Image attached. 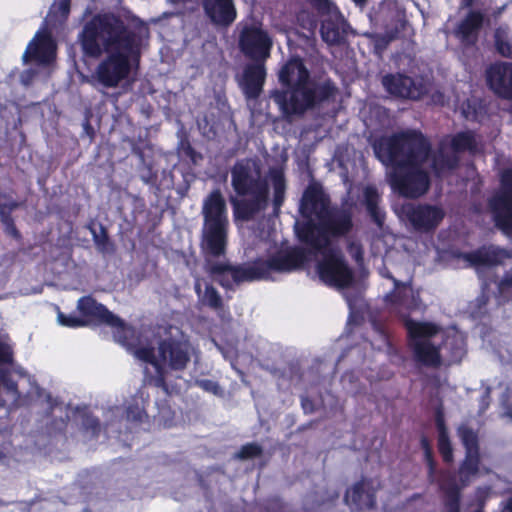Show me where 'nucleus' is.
Returning <instances> with one entry per match:
<instances>
[{"instance_id":"obj_36","label":"nucleus","mask_w":512,"mask_h":512,"mask_svg":"<svg viewBox=\"0 0 512 512\" xmlns=\"http://www.w3.org/2000/svg\"><path fill=\"white\" fill-rule=\"evenodd\" d=\"M457 166V158L448 154H439L433 158L432 169L435 174L440 175L446 170H452Z\"/></svg>"},{"instance_id":"obj_4","label":"nucleus","mask_w":512,"mask_h":512,"mask_svg":"<svg viewBox=\"0 0 512 512\" xmlns=\"http://www.w3.org/2000/svg\"><path fill=\"white\" fill-rule=\"evenodd\" d=\"M278 80L283 89L271 94L285 119L333 103L339 93L330 77L311 76L303 59L290 58L280 69Z\"/></svg>"},{"instance_id":"obj_5","label":"nucleus","mask_w":512,"mask_h":512,"mask_svg":"<svg viewBox=\"0 0 512 512\" xmlns=\"http://www.w3.org/2000/svg\"><path fill=\"white\" fill-rule=\"evenodd\" d=\"M231 185L238 196H251L249 199L232 200L234 215L237 219L249 221L267 209L269 185L261 176V167L257 160L252 158L237 160L231 168Z\"/></svg>"},{"instance_id":"obj_22","label":"nucleus","mask_w":512,"mask_h":512,"mask_svg":"<svg viewBox=\"0 0 512 512\" xmlns=\"http://www.w3.org/2000/svg\"><path fill=\"white\" fill-rule=\"evenodd\" d=\"M344 501L360 511L374 509L376 507V490L372 487V481L363 478L356 482L351 489L346 491Z\"/></svg>"},{"instance_id":"obj_33","label":"nucleus","mask_w":512,"mask_h":512,"mask_svg":"<svg viewBox=\"0 0 512 512\" xmlns=\"http://www.w3.org/2000/svg\"><path fill=\"white\" fill-rule=\"evenodd\" d=\"M494 44L496 51L505 58L512 59V44L507 40L505 30L497 28L494 33Z\"/></svg>"},{"instance_id":"obj_23","label":"nucleus","mask_w":512,"mask_h":512,"mask_svg":"<svg viewBox=\"0 0 512 512\" xmlns=\"http://www.w3.org/2000/svg\"><path fill=\"white\" fill-rule=\"evenodd\" d=\"M483 23L484 14L478 10H471L458 23L454 34L464 46H475L478 42L479 32L483 27Z\"/></svg>"},{"instance_id":"obj_18","label":"nucleus","mask_w":512,"mask_h":512,"mask_svg":"<svg viewBox=\"0 0 512 512\" xmlns=\"http://www.w3.org/2000/svg\"><path fill=\"white\" fill-rule=\"evenodd\" d=\"M489 89L502 99L512 100V63L496 62L486 70Z\"/></svg>"},{"instance_id":"obj_57","label":"nucleus","mask_w":512,"mask_h":512,"mask_svg":"<svg viewBox=\"0 0 512 512\" xmlns=\"http://www.w3.org/2000/svg\"><path fill=\"white\" fill-rule=\"evenodd\" d=\"M463 113H464V115H465V117L467 119L476 120V114L475 113H474V115L470 116V112L465 110V109L463 110Z\"/></svg>"},{"instance_id":"obj_3","label":"nucleus","mask_w":512,"mask_h":512,"mask_svg":"<svg viewBox=\"0 0 512 512\" xmlns=\"http://www.w3.org/2000/svg\"><path fill=\"white\" fill-rule=\"evenodd\" d=\"M378 157L391 165L389 184L400 196L416 199L430 188L429 173L423 168L432 146L418 130L394 133L375 148Z\"/></svg>"},{"instance_id":"obj_46","label":"nucleus","mask_w":512,"mask_h":512,"mask_svg":"<svg viewBox=\"0 0 512 512\" xmlns=\"http://www.w3.org/2000/svg\"><path fill=\"white\" fill-rule=\"evenodd\" d=\"M13 361V351L10 346L0 341V364H10Z\"/></svg>"},{"instance_id":"obj_55","label":"nucleus","mask_w":512,"mask_h":512,"mask_svg":"<svg viewBox=\"0 0 512 512\" xmlns=\"http://www.w3.org/2000/svg\"><path fill=\"white\" fill-rule=\"evenodd\" d=\"M502 512H512V498L507 501V504Z\"/></svg>"},{"instance_id":"obj_10","label":"nucleus","mask_w":512,"mask_h":512,"mask_svg":"<svg viewBox=\"0 0 512 512\" xmlns=\"http://www.w3.org/2000/svg\"><path fill=\"white\" fill-rule=\"evenodd\" d=\"M311 252L323 256L316 266L321 281L338 288H347L352 285L354 280L353 271L340 251L329 247L327 250Z\"/></svg>"},{"instance_id":"obj_7","label":"nucleus","mask_w":512,"mask_h":512,"mask_svg":"<svg viewBox=\"0 0 512 512\" xmlns=\"http://www.w3.org/2000/svg\"><path fill=\"white\" fill-rule=\"evenodd\" d=\"M404 327L414 360L422 366L438 368L442 364L441 348L433 344L431 338L440 332V327L408 316L404 318Z\"/></svg>"},{"instance_id":"obj_47","label":"nucleus","mask_w":512,"mask_h":512,"mask_svg":"<svg viewBox=\"0 0 512 512\" xmlns=\"http://www.w3.org/2000/svg\"><path fill=\"white\" fill-rule=\"evenodd\" d=\"M424 453V460L426 462L427 468H428V476L430 478L434 477L436 472L437 463L434 459L433 450L426 451Z\"/></svg>"},{"instance_id":"obj_39","label":"nucleus","mask_w":512,"mask_h":512,"mask_svg":"<svg viewBox=\"0 0 512 512\" xmlns=\"http://www.w3.org/2000/svg\"><path fill=\"white\" fill-rule=\"evenodd\" d=\"M0 221L4 225V230L6 234H8L17 241H20L22 239V235L15 225L12 214H5L4 212L1 211Z\"/></svg>"},{"instance_id":"obj_59","label":"nucleus","mask_w":512,"mask_h":512,"mask_svg":"<svg viewBox=\"0 0 512 512\" xmlns=\"http://www.w3.org/2000/svg\"><path fill=\"white\" fill-rule=\"evenodd\" d=\"M133 151H134L135 153H137L140 157H143V153H142V151H141V150H139V149H138V150L134 149Z\"/></svg>"},{"instance_id":"obj_8","label":"nucleus","mask_w":512,"mask_h":512,"mask_svg":"<svg viewBox=\"0 0 512 512\" xmlns=\"http://www.w3.org/2000/svg\"><path fill=\"white\" fill-rule=\"evenodd\" d=\"M77 309L83 319L88 321V324L109 326L113 330V337L116 342L129 350L135 348V330L111 312L104 304L97 302L94 297L87 295L79 298Z\"/></svg>"},{"instance_id":"obj_34","label":"nucleus","mask_w":512,"mask_h":512,"mask_svg":"<svg viewBox=\"0 0 512 512\" xmlns=\"http://www.w3.org/2000/svg\"><path fill=\"white\" fill-rule=\"evenodd\" d=\"M0 385L2 389L11 396L13 402H17L20 393L17 383L12 379L7 369H0Z\"/></svg>"},{"instance_id":"obj_61","label":"nucleus","mask_w":512,"mask_h":512,"mask_svg":"<svg viewBox=\"0 0 512 512\" xmlns=\"http://www.w3.org/2000/svg\"><path fill=\"white\" fill-rule=\"evenodd\" d=\"M5 405H6L5 400H3V399L0 397V407H4Z\"/></svg>"},{"instance_id":"obj_35","label":"nucleus","mask_w":512,"mask_h":512,"mask_svg":"<svg viewBox=\"0 0 512 512\" xmlns=\"http://www.w3.org/2000/svg\"><path fill=\"white\" fill-rule=\"evenodd\" d=\"M72 0H54L49 10V16L52 19L66 21L71 10Z\"/></svg>"},{"instance_id":"obj_50","label":"nucleus","mask_w":512,"mask_h":512,"mask_svg":"<svg viewBox=\"0 0 512 512\" xmlns=\"http://www.w3.org/2000/svg\"><path fill=\"white\" fill-rule=\"evenodd\" d=\"M157 178H158L157 173L154 172L151 167H148L146 173L141 175V180L145 184H149V185H155L157 182Z\"/></svg>"},{"instance_id":"obj_24","label":"nucleus","mask_w":512,"mask_h":512,"mask_svg":"<svg viewBox=\"0 0 512 512\" xmlns=\"http://www.w3.org/2000/svg\"><path fill=\"white\" fill-rule=\"evenodd\" d=\"M134 354L138 359L149 363L156 368V375L153 376L150 380L151 384L157 388L162 389L167 395H171L172 388L166 381V370L157 360L154 348L149 346L138 347L134 350Z\"/></svg>"},{"instance_id":"obj_21","label":"nucleus","mask_w":512,"mask_h":512,"mask_svg":"<svg viewBox=\"0 0 512 512\" xmlns=\"http://www.w3.org/2000/svg\"><path fill=\"white\" fill-rule=\"evenodd\" d=\"M506 257V251L494 245H482L473 251L461 254V258L475 268L498 266Z\"/></svg>"},{"instance_id":"obj_31","label":"nucleus","mask_w":512,"mask_h":512,"mask_svg":"<svg viewBox=\"0 0 512 512\" xmlns=\"http://www.w3.org/2000/svg\"><path fill=\"white\" fill-rule=\"evenodd\" d=\"M198 302L201 306L207 307L216 312L224 308L222 296L211 283L205 284L203 296L200 298Z\"/></svg>"},{"instance_id":"obj_53","label":"nucleus","mask_w":512,"mask_h":512,"mask_svg":"<svg viewBox=\"0 0 512 512\" xmlns=\"http://www.w3.org/2000/svg\"><path fill=\"white\" fill-rule=\"evenodd\" d=\"M386 278L390 279L393 282L395 288L404 287V283L395 278L390 272L386 274Z\"/></svg>"},{"instance_id":"obj_40","label":"nucleus","mask_w":512,"mask_h":512,"mask_svg":"<svg viewBox=\"0 0 512 512\" xmlns=\"http://www.w3.org/2000/svg\"><path fill=\"white\" fill-rule=\"evenodd\" d=\"M58 321L61 325L69 328H79L88 325V321L83 319L82 316L72 314L66 315L62 312L58 313Z\"/></svg>"},{"instance_id":"obj_41","label":"nucleus","mask_w":512,"mask_h":512,"mask_svg":"<svg viewBox=\"0 0 512 512\" xmlns=\"http://www.w3.org/2000/svg\"><path fill=\"white\" fill-rule=\"evenodd\" d=\"M82 426L86 432L91 433L92 437H98L101 432L99 419L91 414L83 416Z\"/></svg>"},{"instance_id":"obj_32","label":"nucleus","mask_w":512,"mask_h":512,"mask_svg":"<svg viewBox=\"0 0 512 512\" xmlns=\"http://www.w3.org/2000/svg\"><path fill=\"white\" fill-rule=\"evenodd\" d=\"M451 148L456 153L473 152L476 150L475 136L470 131L456 133L451 139Z\"/></svg>"},{"instance_id":"obj_27","label":"nucleus","mask_w":512,"mask_h":512,"mask_svg":"<svg viewBox=\"0 0 512 512\" xmlns=\"http://www.w3.org/2000/svg\"><path fill=\"white\" fill-rule=\"evenodd\" d=\"M52 54L50 37L47 34L35 35V38L29 43L24 54L25 63L35 60L38 62H47Z\"/></svg>"},{"instance_id":"obj_51","label":"nucleus","mask_w":512,"mask_h":512,"mask_svg":"<svg viewBox=\"0 0 512 512\" xmlns=\"http://www.w3.org/2000/svg\"><path fill=\"white\" fill-rule=\"evenodd\" d=\"M420 446L423 450V452H426V451H431L432 450V446L430 444V441L428 440L427 437L423 436L421 439H420Z\"/></svg>"},{"instance_id":"obj_20","label":"nucleus","mask_w":512,"mask_h":512,"mask_svg":"<svg viewBox=\"0 0 512 512\" xmlns=\"http://www.w3.org/2000/svg\"><path fill=\"white\" fill-rule=\"evenodd\" d=\"M205 15L216 26L227 28L236 20L234 0H201Z\"/></svg>"},{"instance_id":"obj_60","label":"nucleus","mask_w":512,"mask_h":512,"mask_svg":"<svg viewBox=\"0 0 512 512\" xmlns=\"http://www.w3.org/2000/svg\"><path fill=\"white\" fill-rule=\"evenodd\" d=\"M356 4H363L365 3L367 0H353Z\"/></svg>"},{"instance_id":"obj_17","label":"nucleus","mask_w":512,"mask_h":512,"mask_svg":"<svg viewBox=\"0 0 512 512\" xmlns=\"http://www.w3.org/2000/svg\"><path fill=\"white\" fill-rule=\"evenodd\" d=\"M330 199L325 195L320 184H310L304 190L300 200L299 210L307 220L316 217L319 220L330 209Z\"/></svg>"},{"instance_id":"obj_28","label":"nucleus","mask_w":512,"mask_h":512,"mask_svg":"<svg viewBox=\"0 0 512 512\" xmlns=\"http://www.w3.org/2000/svg\"><path fill=\"white\" fill-rule=\"evenodd\" d=\"M269 177L273 187V207L277 213L285 200L286 179L283 170L280 168H271L269 170Z\"/></svg>"},{"instance_id":"obj_6","label":"nucleus","mask_w":512,"mask_h":512,"mask_svg":"<svg viewBox=\"0 0 512 512\" xmlns=\"http://www.w3.org/2000/svg\"><path fill=\"white\" fill-rule=\"evenodd\" d=\"M353 229L352 214L348 210L330 208L318 222L304 221L297 227L299 241L310 251H323L331 247L332 238H341Z\"/></svg>"},{"instance_id":"obj_54","label":"nucleus","mask_w":512,"mask_h":512,"mask_svg":"<svg viewBox=\"0 0 512 512\" xmlns=\"http://www.w3.org/2000/svg\"><path fill=\"white\" fill-rule=\"evenodd\" d=\"M474 3V0H461L462 8H470Z\"/></svg>"},{"instance_id":"obj_42","label":"nucleus","mask_w":512,"mask_h":512,"mask_svg":"<svg viewBox=\"0 0 512 512\" xmlns=\"http://www.w3.org/2000/svg\"><path fill=\"white\" fill-rule=\"evenodd\" d=\"M407 297V286L404 283V287H394L393 291L386 295V301L391 304L402 305Z\"/></svg>"},{"instance_id":"obj_30","label":"nucleus","mask_w":512,"mask_h":512,"mask_svg":"<svg viewBox=\"0 0 512 512\" xmlns=\"http://www.w3.org/2000/svg\"><path fill=\"white\" fill-rule=\"evenodd\" d=\"M92 239L98 252L102 254H112L115 252V245L110 239L108 230L102 224L99 225V231L95 227H89Z\"/></svg>"},{"instance_id":"obj_56","label":"nucleus","mask_w":512,"mask_h":512,"mask_svg":"<svg viewBox=\"0 0 512 512\" xmlns=\"http://www.w3.org/2000/svg\"><path fill=\"white\" fill-rule=\"evenodd\" d=\"M168 1L172 4L177 5V4H186V3L190 2L191 0H168Z\"/></svg>"},{"instance_id":"obj_9","label":"nucleus","mask_w":512,"mask_h":512,"mask_svg":"<svg viewBox=\"0 0 512 512\" xmlns=\"http://www.w3.org/2000/svg\"><path fill=\"white\" fill-rule=\"evenodd\" d=\"M238 49L249 60H268L273 40L261 23L238 24Z\"/></svg>"},{"instance_id":"obj_45","label":"nucleus","mask_w":512,"mask_h":512,"mask_svg":"<svg viewBox=\"0 0 512 512\" xmlns=\"http://www.w3.org/2000/svg\"><path fill=\"white\" fill-rule=\"evenodd\" d=\"M196 383L198 387H200L206 392H210L215 395H217L220 392V386L216 381L210 379H202L198 380Z\"/></svg>"},{"instance_id":"obj_19","label":"nucleus","mask_w":512,"mask_h":512,"mask_svg":"<svg viewBox=\"0 0 512 512\" xmlns=\"http://www.w3.org/2000/svg\"><path fill=\"white\" fill-rule=\"evenodd\" d=\"M350 25L340 10L322 18L320 35L328 45H340L345 42Z\"/></svg>"},{"instance_id":"obj_58","label":"nucleus","mask_w":512,"mask_h":512,"mask_svg":"<svg viewBox=\"0 0 512 512\" xmlns=\"http://www.w3.org/2000/svg\"><path fill=\"white\" fill-rule=\"evenodd\" d=\"M309 405H311V402L308 399L305 398L302 400V406L304 410H307V406Z\"/></svg>"},{"instance_id":"obj_38","label":"nucleus","mask_w":512,"mask_h":512,"mask_svg":"<svg viewBox=\"0 0 512 512\" xmlns=\"http://www.w3.org/2000/svg\"><path fill=\"white\" fill-rule=\"evenodd\" d=\"M309 3L321 18L340 10L332 0H309Z\"/></svg>"},{"instance_id":"obj_44","label":"nucleus","mask_w":512,"mask_h":512,"mask_svg":"<svg viewBox=\"0 0 512 512\" xmlns=\"http://www.w3.org/2000/svg\"><path fill=\"white\" fill-rule=\"evenodd\" d=\"M297 20L300 23L301 27L307 29L309 31H314L317 27V19L314 15L310 14L306 11H301L297 15Z\"/></svg>"},{"instance_id":"obj_14","label":"nucleus","mask_w":512,"mask_h":512,"mask_svg":"<svg viewBox=\"0 0 512 512\" xmlns=\"http://www.w3.org/2000/svg\"><path fill=\"white\" fill-rule=\"evenodd\" d=\"M382 85L390 95L401 99L420 100L428 92L422 79L402 73L386 74L382 78Z\"/></svg>"},{"instance_id":"obj_29","label":"nucleus","mask_w":512,"mask_h":512,"mask_svg":"<svg viewBox=\"0 0 512 512\" xmlns=\"http://www.w3.org/2000/svg\"><path fill=\"white\" fill-rule=\"evenodd\" d=\"M440 489L444 493L446 512H460L461 492L456 482L451 480L447 485H441Z\"/></svg>"},{"instance_id":"obj_15","label":"nucleus","mask_w":512,"mask_h":512,"mask_svg":"<svg viewBox=\"0 0 512 512\" xmlns=\"http://www.w3.org/2000/svg\"><path fill=\"white\" fill-rule=\"evenodd\" d=\"M158 355L171 370L183 371L190 362L189 344L172 337L163 339L158 345Z\"/></svg>"},{"instance_id":"obj_2","label":"nucleus","mask_w":512,"mask_h":512,"mask_svg":"<svg viewBox=\"0 0 512 512\" xmlns=\"http://www.w3.org/2000/svg\"><path fill=\"white\" fill-rule=\"evenodd\" d=\"M78 42L85 57L98 59L92 79L102 87L117 88L126 80L141 59V40L120 16L107 12L97 13L87 21Z\"/></svg>"},{"instance_id":"obj_43","label":"nucleus","mask_w":512,"mask_h":512,"mask_svg":"<svg viewBox=\"0 0 512 512\" xmlns=\"http://www.w3.org/2000/svg\"><path fill=\"white\" fill-rule=\"evenodd\" d=\"M146 412L137 402L131 403L126 408V419L132 422H141Z\"/></svg>"},{"instance_id":"obj_1","label":"nucleus","mask_w":512,"mask_h":512,"mask_svg":"<svg viewBox=\"0 0 512 512\" xmlns=\"http://www.w3.org/2000/svg\"><path fill=\"white\" fill-rule=\"evenodd\" d=\"M202 215L201 249L205 257V269L226 290H232L234 285L243 282L269 279L272 272H291L303 266L308 259L305 249L295 246L279 250L266 260L257 258L247 265L212 261L225 256L228 245L229 218L220 189H214L204 199Z\"/></svg>"},{"instance_id":"obj_13","label":"nucleus","mask_w":512,"mask_h":512,"mask_svg":"<svg viewBox=\"0 0 512 512\" xmlns=\"http://www.w3.org/2000/svg\"><path fill=\"white\" fill-rule=\"evenodd\" d=\"M457 435L465 449L464 459L458 468V475L463 485L470 482L472 477L478 475L481 465L479 436L477 431L468 425L462 424L457 428Z\"/></svg>"},{"instance_id":"obj_48","label":"nucleus","mask_w":512,"mask_h":512,"mask_svg":"<svg viewBox=\"0 0 512 512\" xmlns=\"http://www.w3.org/2000/svg\"><path fill=\"white\" fill-rule=\"evenodd\" d=\"M498 289L501 293L510 292L512 290V270L504 274L498 284Z\"/></svg>"},{"instance_id":"obj_16","label":"nucleus","mask_w":512,"mask_h":512,"mask_svg":"<svg viewBox=\"0 0 512 512\" xmlns=\"http://www.w3.org/2000/svg\"><path fill=\"white\" fill-rule=\"evenodd\" d=\"M250 61L251 62L247 63L243 68L239 84L246 99L255 100L263 91L267 76V60Z\"/></svg>"},{"instance_id":"obj_37","label":"nucleus","mask_w":512,"mask_h":512,"mask_svg":"<svg viewBox=\"0 0 512 512\" xmlns=\"http://www.w3.org/2000/svg\"><path fill=\"white\" fill-rule=\"evenodd\" d=\"M263 454V448L261 445L251 442L241 446L239 451L236 453V458L240 460H248L256 457H260Z\"/></svg>"},{"instance_id":"obj_26","label":"nucleus","mask_w":512,"mask_h":512,"mask_svg":"<svg viewBox=\"0 0 512 512\" xmlns=\"http://www.w3.org/2000/svg\"><path fill=\"white\" fill-rule=\"evenodd\" d=\"M380 202L381 196L377 188L373 185H367L363 189V204L366 208V212L369 215L371 221L378 228H382L386 220V213L379 206Z\"/></svg>"},{"instance_id":"obj_49","label":"nucleus","mask_w":512,"mask_h":512,"mask_svg":"<svg viewBox=\"0 0 512 512\" xmlns=\"http://www.w3.org/2000/svg\"><path fill=\"white\" fill-rule=\"evenodd\" d=\"M391 40H392V38L387 35L378 36L375 41V49L379 52L384 51L388 47Z\"/></svg>"},{"instance_id":"obj_12","label":"nucleus","mask_w":512,"mask_h":512,"mask_svg":"<svg viewBox=\"0 0 512 512\" xmlns=\"http://www.w3.org/2000/svg\"><path fill=\"white\" fill-rule=\"evenodd\" d=\"M401 216L411 227L421 233L434 232L445 218V210L429 203H406L401 206Z\"/></svg>"},{"instance_id":"obj_52","label":"nucleus","mask_w":512,"mask_h":512,"mask_svg":"<svg viewBox=\"0 0 512 512\" xmlns=\"http://www.w3.org/2000/svg\"><path fill=\"white\" fill-rule=\"evenodd\" d=\"M203 290L202 289V285H201V280L200 279H196L195 283H194V291L198 297V301L200 300V298L203 296Z\"/></svg>"},{"instance_id":"obj_25","label":"nucleus","mask_w":512,"mask_h":512,"mask_svg":"<svg viewBox=\"0 0 512 512\" xmlns=\"http://www.w3.org/2000/svg\"><path fill=\"white\" fill-rule=\"evenodd\" d=\"M435 426L438 432L437 448L443 459L447 464L451 463L454 459L453 447L449 437L448 429L445 422V416L442 406H439L435 411Z\"/></svg>"},{"instance_id":"obj_11","label":"nucleus","mask_w":512,"mask_h":512,"mask_svg":"<svg viewBox=\"0 0 512 512\" xmlns=\"http://www.w3.org/2000/svg\"><path fill=\"white\" fill-rule=\"evenodd\" d=\"M499 190L489 200L495 226L504 233L512 232V167L500 173Z\"/></svg>"}]
</instances>
